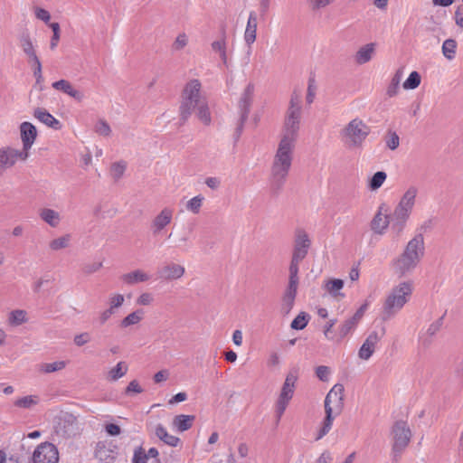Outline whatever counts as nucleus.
<instances>
[{
  "label": "nucleus",
  "instance_id": "680f3d73",
  "mask_svg": "<svg viewBox=\"0 0 463 463\" xmlns=\"http://www.w3.org/2000/svg\"><path fill=\"white\" fill-rule=\"evenodd\" d=\"M453 20L455 24L461 30H463V0L462 5L458 6L453 14Z\"/></svg>",
  "mask_w": 463,
  "mask_h": 463
},
{
  "label": "nucleus",
  "instance_id": "473e14b6",
  "mask_svg": "<svg viewBox=\"0 0 463 463\" xmlns=\"http://www.w3.org/2000/svg\"><path fill=\"white\" fill-rule=\"evenodd\" d=\"M40 402L41 398L38 394H28L17 397L14 401V406L21 410H33Z\"/></svg>",
  "mask_w": 463,
  "mask_h": 463
},
{
  "label": "nucleus",
  "instance_id": "0e129e2a",
  "mask_svg": "<svg viewBox=\"0 0 463 463\" xmlns=\"http://www.w3.org/2000/svg\"><path fill=\"white\" fill-rule=\"evenodd\" d=\"M90 341V335L89 333H81L76 335L73 338V342L77 346H83Z\"/></svg>",
  "mask_w": 463,
  "mask_h": 463
},
{
  "label": "nucleus",
  "instance_id": "338daca9",
  "mask_svg": "<svg viewBox=\"0 0 463 463\" xmlns=\"http://www.w3.org/2000/svg\"><path fill=\"white\" fill-rule=\"evenodd\" d=\"M400 80H401V77L397 73L396 76L392 79V84L387 89V94L390 97L395 96L397 94Z\"/></svg>",
  "mask_w": 463,
  "mask_h": 463
},
{
  "label": "nucleus",
  "instance_id": "5fc2aeb1",
  "mask_svg": "<svg viewBox=\"0 0 463 463\" xmlns=\"http://www.w3.org/2000/svg\"><path fill=\"white\" fill-rule=\"evenodd\" d=\"M155 301V298L150 292H142L136 298V304L139 307L151 306Z\"/></svg>",
  "mask_w": 463,
  "mask_h": 463
},
{
  "label": "nucleus",
  "instance_id": "37998d69",
  "mask_svg": "<svg viewBox=\"0 0 463 463\" xmlns=\"http://www.w3.org/2000/svg\"><path fill=\"white\" fill-rule=\"evenodd\" d=\"M212 50L217 53L223 63L227 62V43L224 37L214 40L211 44Z\"/></svg>",
  "mask_w": 463,
  "mask_h": 463
},
{
  "label": "nucleus",
  "instance_id": "864d4df0",
  "mask_svg": "<svg viewBox=\"0 0 463 463\" xmlns=\"http://www.w3.org/2000/svg\"><path fill=\"white\" fill-rule=\"evenodd\" d=\"M21 46H22V49L24 52V53L31 60H36V58H37L36 52H35L34 46H33L32 41L30 40V38H28V37L24 38L21 43Z\"/></svg>",
  "mask_w": 463,
  "mask_h": 463
},
{
  "label": "nucleus",
  "instance_id": "4c0bfd02",
  "mask_svg": "<svg viewBox=\"0 0 463 463\" xmlns=\"http://www.w3.org/2000/svg\"><path fill=\"white\" fill-rule=\"evenodd\" d=\"M39 214L41 219L52 227H57L61 222L60 213L53 209H42Z\"/></svg>",
  "mask_w": 463,
  "mask_h": 463
},
{
  "label": "nucleus",
  "instance_id": "c756f323",
  "mask_svg": "<svg viewBox=\"0 0 463 463\" xmlns=\"http://www.w3.org/2000/svg\"><path fill=\"white\" fill-rule=\"evenodd\" d=\"M194 415L178 414L172 420V428L177 432H184L190 430L194 422Z\"/></svg>",
  "mask_w": 463,
  "mask_h": 463
},
{
  "label": "nucleus",
  "instance_id": "ea45409f",
  "mask_svg": "<svg viewBox=\"0 0 463 463\" xmlns=\"http://www.w3.org/2000/svg\"><path fill=\"white\" fill-rule=\"evenodd\" d=\"M335 418L326 415L325 419L321 422L320 426L315 431L314 439L316 441L320 440L324 438L332 429Z\"/></svg>",
  "mask_w": 463,
  "mask_h": 463
},
{
  "label": "nucleus",
  "instance_id": "603ef678",
  "mask_svg": "<svg viewBox=\"0 0 463 463\" xmlns=\"http://www.w3.org/2000/svg\"><path fill=\"white\" fill-rule=\"evenodd\" d=\"M189 43V36L185 33L177 34L175 41L173 42V49L175 51H181L186 47Z\"/></svg>",
  "mask_w": 463,
  "mask_h": 463
},
{
  "label": "nucleus",
  "instance_id": "1a4fd4ad",
  "mask_svg": "<svg viewBox=\"0 0 463 463\" xmlns=\"http://www.w3.org/2000/svg\"><path fill=\"white\" fill-rule=\"evenodd\" d=\"M369 226L371 232L377 236H383L390 226L392 228V213H391L387 204L382 203L378 206Z\"/></svg>",
  "mask_w": 463,
  "mask_h": 463
},
{
  "label": "nucleus",
  "instance_id": "8fccbe9b",
  "mask_svg": "<svg viewBox=\"0 0 463 463\" xmlns=\"http://www.w3.org/2000/svg\"><path fill=\"white\" fill-rule=\"evenodd\" d=\"M336 320L330 319L323 326V334L326 340L333 342H339L337 340V332H334V326H335Z\"/></svg>",
  "mask_w": 463,
  "mask_h": 463
},
{
  "label": "nucleus",
  "instance_id": "79ce46f5",
  "mask_svg": "<svg viewBox=\"0 0 463 463\" xmlns=\"http://www.w3.org/2000/svg\"><path fill=\"white\" fill-rule=\"evenodd\" d=\"M302 260H303L302 259L292 256L290 265L288 268V271H289L288 285H293V286L298 287V270H299V264Z\"/></svg>",
  "mask_w": 463,
  "mask_h": 463
},
{
  "label": "nucleus",
  "instance_id": "c9c22d12",
  "mask_svg": "<svg viewBox=\"0 0 463 463\" xmlns=\"http://www.w3.org/2000/svg\"><path fill=\"white\" fill-rule=\"evenodd\" d=\"M145 392V386L138 379H132L123 390L127 398H134Z\"/></svg>",
  "mask_w": 463,
  "mask_h": 463
},
{
  "label": "nucleus",
  "instance_id": "cd10ccee",
  "mask_svg": "<svg viewBox=\"0 0 463 463\" xmlns=\"http://www.w3.org/2000/svg\"><path fill=\"white\" fill-rule=\"evenodd\" d=\"M29 322V315L24 309H13L7 313L6 324L11 327H17Z\"/></svg>",
  "mask_w": 463,
  "mask_h": 463
},
{
  "label": "nucleus",
  "instance_id": "3c124183",
  "mask_svg": "<svg viewBox=\"0 0 463 463\" xmlns=\"http://www.w3.org/2000/svg\"><path fill=\"white\" fill-rule=\"evenodd\" d=\"M309 321V316L306 312H300L291 322V328L295 330L304 329Z\"/></svg>",
  "mask_w": 463,
  "mask_h": 463
},
{
  "label": "nucleus",
  "instance_id": "774afa93",
  "mask_svg": "<svg viewBox=\"0 0 463 463\" xmlns=\"http://www.w3.org/2000/svg\"><path fill=\"white\" fill-rule=\"evenodd\" d=\"M0 463H19V460L15 456H8L4 450H0Z\"/></svg>",
  "mask_w": 463,
  "mask_h": 463
},
{
  "label": "nucleus",
  "instance_id": "6e6552de",
  "mask_svg": "<svg viewBox=\"0 0 463 463\" xmlns=\"http://www.w3.org/2000/svg\"><path fill=\"white\" fill-rule=\"evenodd\" d=\"M297 381L298 374L295 372H289L287 374L284 383L280 389L279 395L275 403V411L278 417H281L284 414L290 401L292 400Z\"/></svg>",
  "mask_w": 463,
  "mask_h": 463
},
{
  "label": "nucleus",
  "instance_id": "052dcab7",
  "mask_svg": "<svg viewBox=\"0 0 463 463\" xmlns=\"http://www.w3.org/2000/svg\"><path fill=\"white\" fill-rule=\"evenodd\" d=\"M316 375L319 380L328 382L331 375V369L328 366L320 365L316 368Z\"/></svg>",
  "mask_w": 463,
  "mask_h": 463
},
{
  "label": "nucleus",
  "instance_id": "7ed1b4c3",
  "mask_svg": "<svg viewBox=\"0 0 463 463\" xmlns=\"http://www.w3.org/2000/svg\"><path fill=\"white\" fill-rule=\"evenodd\" d=\"M297 143L279 139L271 165L272 181L283 183L291 168Z\"/></svg>",
  "mask_w": 463,
  "mask_h": 463
},
{
  "label": "nucleus",
  "instance_id": "423d86ee",
  "mask_svg": "<svg viewBox=\"0 0 463 463\" xmlns=\"http://www.w3.org/2000/svg\"><path fill=\"white\" fill-rule=\"evenodd\" d=\"M418 194L415 186L404 191L392 212V230L402 232L404 229L415 207Z\"/></svg>",
  "mask_w": 463,
  "mask_h": 463
},
{
  "label": "nucleus",
  "instance_id": "4d7b16f0",
  "mask_svg": "<svg viewBox=\"0 0 463 463\" xmlns=\"http://www.w3.org/2000/svg\"><path fill=\"white\" fill-rule=\"evenodd\" d=\"M335 0H307L308 7L313 11H317L332 5Z\"/></svg>",
  "mask_w": 463,
  "mask_h": 463
},
{
  "label": "nucleus",
  "instance_id": "f8f14e48",
  "mask_svg": "<svg viewBox=\"0 0 463 463\" xmlns=\"http://www.w3.org/2000/svg\"><path fill=\"white\" fill-rule=\"evenodd\" d=\"M344 408V386L335 384L327 393L325 400L326 415L336 418Z\"/></svg>",
  "mask_w": 463,
  "mask_h": 463
},
{
  "label": "nucleus",
  "instance_id": "9b49d317",
  "mask_svg": "<svg viewBox=\"0 0 463 463\" xmlns=\"http://www.w3.org/2000/svg\"><path fill=\"white\" fill-rule=\"evenodd\" d=\"M392 450L396 453L402 452L409 445L411 439V430L404 420L396 421L391 429Z\"/></svg>",
  "mask_w": 463,
  "mask_h": 463
},
{
  "label": "nucleus",
  "instance_id": "13d9d810",
  "mask_svg": "<svg viewBox=\"0 0 463 463\" xmlns=\"http://www.w3.org/2000/svg\"><path fill=\"white\" fill-rule=\"evenodd\" d=\"M126 170V164L124 162H117L110 166V175L113 178H120Z\"/></svg>",
  "mask_w": 463,
  "mask_h": 463
},
{
  "label": "nucleus",
  "instance_id": "0eeeda50",
  "mask_svg": "<svg viewBox=\"0 0 463 463\" xmlns=\"http://www.w3.org/2000/svg\"><path fill=\"white\" fill-rule=\"evenodd\" d=\"M370 133V128L360 118H354L345 124L340 130L342 142L349 148L362 146Z\"/></svg>",
  "mask_w": 463,
  "mask_h": 463
},
{
  "label": "nucleus",
  "instance_id": "dca6fc26",
  "mask_svg": "<svg viewBox=\"0 0 463 463\" xmlns=\"http://www.w3.org/2000/svg\"><path fill=\"white\" fill-rule=\"evenodd\" d=\"M175 215V209L170 206L162 208L151 221V231L154 234L158 235L169 226Z\"/></svg>",
  "mask_w": 463,
  "mask_h": 463
},
{
  "label": "nucleus",
  "instance_id": "09e8293b",
  "mask_svg": "<svg viewBox=\"0 0 463 463\" xmlns=\"http://www.w3.org/2000/svg\"><path fill=\"white\" fill-rule=\"evenodd\" d=\"M67 366V362L60 360L42 364L41 371L45 373H51L63 370Z\"/></svg>",
  "mask_w": 463,
  "mask_h": 463
},
{
  "label": "nucleus",
  "instance_id": "f704fd0d",
  "mask_svg": "<svg viewBox=\"0 0 463 463\" xmlns=\"http://www.w3.org/2000/svg\"><path fill=\"white\" fill-rule=\"evenodd\" d=\"M128 364L125 361L118 362L107 373V379L109 382H117L123 378L128 372Z\"/></svg>",
  "mask_w": 463,
  "mask_h": 463
},
{
  "label": "nucleus",
  "instance_id": "393cba45",
  "mask_svg": "<svg viewBox=\"0 0 463 463\" xmlns=\"http://www.w3.org/2000/svg\"><path fill=\"white\" fill-rule=\"evenodd\" d=\"M151 279V275L144 269H134L120 277L121 281L126 285L144 283Z\"/></svg>",
  "mask_w": 463,
  "mask_h": 463
},
{
  "label": "nucleus",
  "instance_id": "bf43d9fd",
  "mask_svg": "<svg viewBox=\"0 0 463 463\" xmlns=\"http://www.w3.org/2000/svg\"><path fill=\"white\" fill-rule=\"evenodd\" d=\"M386 146L391 150H395L400 146V137L395 132H391L386 136Z\"/></svg>",
  "mask_w": 463,
  "mask_h": 463
},
{
  "label": "nucleus",
  "instance_id": "ddd939ff",
  "mask_svg": "<svg viewBox=\"0 0 463 463\" xmlns=\"http://www.w3.org/2000/svg\"><path fill=\"white\" fill-rule=\"evenodd\" d=\"M60 454L57 447L52 442H42L34 449L33 463H59Z\"/></svg>",
  "mask_w": 463,
  "mask_h": 463
},
{
  "label": "nucleus",
  "instance_id": "f3484780",
  "mask_svg": "<svg viewBox=\"0 0 463 463\" xmlns=\"http://www.w3.org/2000/svg\"><path fill=\"white\" fill-rule=\"evenodd\" d=\"M118 454V447L112 441L104 440L97 443L95 458L100 463H112Z\"/></svg>",
  "mask_w": 463,
  "mask_h": 463
},
{
  "label": "nucleus",
  "instance_id": "aec40b11",
  "mask_svg": "<svg viewBox=\"0 0 463 463\" xmlns=\"http://www.w3.org/2000/svg\"><path fill=\"white\" fill-rule=\"evenodd\" d=\"M311 245L309 235L302 230L296 232L292 256L304 260Z\"/></svg>",
  "mask_w": 463,
  "mask_h": 463
},
{
  "label": "nucleus",
  "instance_id": "f257e3e1",
  "mask_svg": "<svg viewBox=\"0 0 463 463\" xmlns=\"http://www.w3.org/2000/svg\"><path fill=\"white\" fill-rule=\"evenodd\" d=\"M425 246L422 235H416L411 239L402 252L392 262L393 271L399 276H406L420 263L424 257Z\"/></svg>",
  "mask_w": 463,
  "mask_h": 463
},
{
  "label": "nucleus",
  "instance_id": "72a5a7b5",
  "mask_svg": "<svg viewBox=\"0 0 463 463\" xmlns=\"http://www.w3.org/2000/svg\"><path fill=\"white\" fill-rule=\"evenodd\" d=\"M298 292V286L288 285L281 302V311L288 314L292 309Z\"/></svg>",
  "mask_w": 463,
  "mask_h": 463
},
{
  "label": "nucleus",
  "instance_id": "a878e982",
  "mask_svg": "<svg viewBox=\"0 0 463 463\" xmlns=\"http://www.w3.org/2000/svg\"><path fill=\"white\" fill-rule=\"evenodd\" d=\"M33 117L45 126L59 130L61 123L43 108H37L33 110Z\"/></svg>",
  "mask_w": 463,
  "mask_h": 463
},
{
  "label": "nucleus",
  "instance_id": "20e7f679",
  "mask_svg": "<svg viewBox=\"0 0 463 463\" xmlns=\"http://www.w3.org/2000/svg\"><path fill=\"white\" fill-rule=\"evenodd\" d=\"M302 114V97L298 92H293L285 119L279 139L293 143L298 142V132L300 128V120Z\"/></svg>",
  "mask_w": 463,
  "mask_h": 463
},
{
  "label": "nucleus",
  "instance_id": "6ab92c4d",
  "mask_svg": "<svg viewBox=\"0 0 463 463\" xmlns=\"http://www.w3.org/2000/svg\"><path fill=\"white\" fill-rule=\"evenodd\" d=\"M382 334L379 332L373 330L372 331L364 343L362 344L361 347L358 350V357L363 361L369 360L373 354H374L377 345L380 342L382 338Z\"/></svg>",
  "mask_w": 463,
  "mask_h": 463
},
{
  "label": "nucleus",
  "instance_id": "9d476101",
  "mask_svg": "<svg viewBox=\"0 0 463 463\" xmlns=\"http://www.w3.org/2000/svg\"><path fill=\"white\" fill-rule=\"evenodd\" d=\"M369 306L370 303L364 301L353 315L342 321L337 328V340L339 342L351 335L356 330Z\"/></svg>",
  "mask_w": 463,
  "mask_h": 463
},
{
  "label": "nucleus",
  "instance_id": "4be33fe9",
  "mask_svg": "<svg viewBox=\"0 0 463 463\" xmlns=\"http://www.w3.org/2000/svg\"><path fill=\"white\" fill-rule=\"evenodd\" d=\"M52 87L55 90L61 91L79 102L82 101L85 98L84 93L67 80L54 81Z\"/></svg>",
  "mask_w": 463,
  "mask_h": 463
},
{
  "label": "nucleus",
  "instance_id": "7c9ffc66",
  "mask_svg": "<svg viewBox=\"0 0 463 463\" xmlns=\"http://www.w3.org/2000/svg\"><path fill=\"white\" fill-rule=\"evenodd\" d=\"M158 455V450L156 448H150L147 451L138 448L135 450L133 463H146L148 459H152L154 463H160Z\"/></svg>",
  "mask_w": 463,
  "mask_h": 463
},
{
  "label": "nucleus",
  "instance_id": "c03bdc74",
  "mask_svg": "<svg viewBox=\"0 0 463 463\" xmlns=\"http://www.w3.org/2000/svg\"><path fill=\"white\" fill-rule=\"evenodd\" d=\"M125 296L122 293L119 292H111L108 296L107 304L108 307H109L111 310L117 311L123 307L125 303Z\"/></svg>",
  "mask_w": 463,
  "mask_h": 463
},
{
  "label": "nucleus",
  "instance_id": "e433bc0d",
  "mask_svg": "<svg viewBox=\"0 0 463 463\" xmlns=\"http://www.w3.org/2000/svg\"><path fill=\"white\" fill-rule=\"evenodd\" d=\"M258 21L255 14H250L248 19L244 39L248 44H251L256 40Z\"/></svg>",
  "mask_w": 463,
  "mask_h": 463
},
{
  "label": "nucleus",
  "instance_id": "4468645a",
  "mask_svg": "<svg viewBox=\"0 0 463 463\" xmlns=\"http://www.w3.org/2000/svg\"><path fill=\"white\" fill-rule=\"evenodd\" d=\"M29 157L26 156L25 152L21 151L19 148L12 146H4L0 148V171L13 167L17 162H24Z\"/></svg>",
  "mask_w": 463,
  "mask_h": 463
},
{
  "label": "nucleus",
  "instance_id": "c85d7f7f",
  "mask_svg": "<svg viewBox=\"0 0 463 463\" xmlns=\"http://www.w3.org/2000/svg\"><path fill=\"white\" fill-rule=\"evenodd\" d=\"M193 115H194L200 124L210 126L213 122V113L208 99L198 106Z\"/></svg>",
  "mask_w": 463,
  "mask_h": 463
},
{
  "label": "nucleus",
  "instance_id": "de8ad7c7",
  "mask_svg": "<svg viewBox=\"0 0 463 463\" xmlns=\"http://www.w3.org/2000/svg\"><path fill=\"white\" fill-rule=\"evenodd\" d=\"M421 82V76L418 71H412L402 83V88L406 90L417 89Z\"/></svg>",
  "mask_w": 463,
  "mask_h": 463
},
{
  "label": "nucleus",
  "instance_id": "5701e85b",
  "mask_svg": "<svg viewBox=\"0 0 463 463\" xmlns=\"http://www.w3.org/2000/svg\"><path fill=\"white\" fill-rule=\"evenodd\" d=\"M160 274L167 281L178 280L184 276L185 268L178 262H168L162 267Z\"/></svg>",
  "mask_w": 463,
  "mask_h": 463
},
{
  "label": "nucleus",
  "instance_id": "bb28decb",
  "mask_svg": "<svg viewBox=\"0 0 463 463\" xmlns=\"http://www.w3.org/2000/svg\"><path fill=\"white\" fill-rule=\"evenodd\" d=\"M145 318V312L142 309H136L128 313L126 317H124L118 324L120 329H128L133 326H137Z\"/></svg>",
  "mask_w": 463,
  "mask_h": 463
},
{
  "label": "nucleus",
  "instance_id": "69168bd1",
  "mask_svg": "<svg viewBox=\"0 0 463 463\" xmlns=\"http://www.w3.org/2000/svg\"><path fill=\"white\" fill-rule=\"evenodd\" d=\"M333 455L329 450H324L313 463H332Z\"/></svg>",
  "mask_w": 463,
  "mask_h": 463
},
{
  "label": "nucleus",
  "instance_id": "2eb2a0df",
  "mask_svg": "<svg viewBox=\"0 0 463 463\" xmlns=\"http://www.w3.org/2000/svg\"><path fill=\"white\" fill-rule=\"evenodd\" d=\"M19 135L22 142V148L20 150L25 152L26 156L29 157L30 150L38 137L37 128L31 122H22L19 126Z\"/></svg>",
  "mask_w": 463,
  "mask_h": 463
},
{
  "label": "nucleus",
  "instance_id": "2f4dec72",
  "mask_svg": "<svg viewBox=\"0 0 463 463\" xmlns=\"http://www.w3.org/2000/svg\"><path fill=\"white\" fill-rule=\"evenodd\" d=\"M255 92V86L253 83H248L242 90L240 99L239 106L244 114H247L251 105Z\"/></svg>",
  "mask_w": 463,
  "mask_h": 463
},
{
  "label": "nucleus",
  "instance_id": "6e6d98bb",
  "mask_svg": "<svg viewBox=\"0 0 463 463\" xmlns=\"http://www.w3.org/2000/svg\"><path fill=\"white\" fill-rule=\"evenodd\" d=\"M33 13L36 19L43 22L46 24L50 23L52 16L48 10L41 6H34Z\"/></svg>",
  "mask_w": 463,
  "mask_h": 463
},
{
  "label": "nucleus",
  "instance_id": "e2e57ef3",
  "mask_svg": "<svg viewBox=\"0 0 463 463\" xmlns=\"http://www.w3.org/2000/svg\"><path fill=\"white\" fill-rule=\"evenodd\" d=\"M170 377V372L167 369H163L156 372L153 376L155 383L158 384L166 382Z\"/></svg>",
  "mask_w": 463,
  "mask_h": 463
},
{
  "label": "nucleus",
  "instance_id": "39448f33",
  "mask_svg": "<svg viewBox=\"0 0 463 463\" xmlns=\"http://www.w3.org/2000/svg\"><path fill=\"white\" fill-rule=\"evenodd\" d=\"M207 98L202 90V83L198 80H189L184 87L179 106V114L182 119H188L194 113V109Z\"/></svg>",
  "mask_w": 463,
  "mask_h": 463
},
{
  "label": "nucleus",
  "instance_id": "a19ab883",
  "mask_svg": "<svg viewBox=\"0 0 463 463\" xmlns=\"http://www.w3.org/2000/svg\"><path fill=\"white\" fill-rule=\"evenodd\" d=\"M458 43L454 39H447L443 42L441 46V52L443 56L449 60L452 61L457 54Z\"/></svg>",
  "mask_w": 463,
  "mask_h": 463
},
{
  "label": "nucleus",
  "instance_id": "b1692460",
  "mask_svg": "<svg viewBox=\"0 0 463 463\" xmlns=\"http://www.w3.org/2000/svg\"><path fill=\"white\" fill-rule=\"evenodd\" d=\"M344 280L340 279L330 278L323 281L322 288L326 293L336 300H341L345 298L342 292L344 288Z\"/></svg>",
  "mask_w": 463,
  "mask_h": 463
},
{
  "label": "nucleus",
  "instance_id": "412c9836",
  "mask_svg": "<svg viewBox=\"0 0 463 463\" xmlns=\"http://www.w3.org/2000/svg\"><path fill=\"white\" fill-rule=\"evenodd\" d=\"M155 436L161 440L164 444L171 448H182L183 442L181 439L175 435L171 434L167 429L161 423L154 427Z\"/></svg>",
  "mask_w": 463,
  "mask_h": 463
},
{
  "label": "nucleus",
  "instance_id": "a211bd4d",
  "mask_svg": "<svg viewBox=\"0 0 463 463\" xmlns=\"http://www.w3.org/2000/svg\"><path fill=\"white\" fill-rule=\"evenodd\" d=\"M376 52L377 43L373 42L366 43L356 49L353 54V61L358 66L364 65L374 59Z\"/></svg>",
  "mask_w": 463,
  "mask_h": 463
},
{
  "label": "nucleus",
  "instance_id": "49530a36",
  "mask_svg": "<svg viewBox=\"0 0 463 463\" xmlns=\"http://www.w3.org/2000/svg\"><path fill=\"white\" fill-rule=\"evenodd\" d=\"M204 196L202 194H198L191 199H189L185 203V209L189 213L193 214H198L203 207L204 203Z\"/></svg>",
  "mask_w": 463,
  "mask_h": 463
},
{
  "label": "nucleus",
  "instance_id": "f03ea898",
  "mask_svg": "<svg viewBox=\"0 0 463 463\" xmlns=\"http://www.w3.org/2000/svg\"><path fill=\"white\" fill-rule=\"evenodd\" d=\"M413 292V283L402 280L394 285L387 294L381 310V317L387 321L400 312L411 300Z\"/></svg>",
  "mask_w": 463,
  "mask_h": 463
},
{
  "label": "nucleus",
  "instance_id": "58836bf2",
  "mask_svg": "<svg viewBox=\"0 0 463 463\" xmlns=\"http://www.w3.org/2000/svg\"><path fill=\"white\" fill-rule=\"evenodd\" d=\"M387 180V174L384 171H378L368 178L366 186L371 192L379 190Z\"/></svg>",
  "mask_w": 463,
  "mask_h": 463
},
{
  "label": "nucleus",
  "instance_id": "a18cd8bd",
  "mask_svg": "<svg viewBox=\"0 0 463 463\" xmlns=\"http://www.w3.org/2000/svg\"><path fill=\"white\" fill-rule=\"evenodd\" d=\"M71 241V235L65 234L52 240L49 242V248L52 250L58 251L70 247Z\"/></svg>",
  "mask_w": 463,
  "mask_h": 463
}]
</instances>
